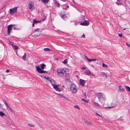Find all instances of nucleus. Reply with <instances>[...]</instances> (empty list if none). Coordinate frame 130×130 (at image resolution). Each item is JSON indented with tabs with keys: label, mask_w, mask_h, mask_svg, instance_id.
Returning a JSON list of instances; mask_svg holds the SVG:
<instances>
[{
	"label": "nucleus",
	"mask_w": 130,
	"mask_h": 130,
	"mask_svg": "<svg viewBox=\"0 0 130 130\" xmlns=\"http://www.w3.org/2000/svg\"><path fill=\"white\" fill-rule=\"evenodd\" d=\"M46 65L44 63L40 64V68L39 66H37L36 67V69L38 72L39 73H47V72L43 70L44 68L46 66Z\"/></svg>",
	"instance_id": "obj_1"
},
{
	"label": "nucleus",
	"mask_w": 130,
	"mask_h": 130,
	"mask_svg": "<svg viewBox=\"0 0 130 130\" xmlns=\"http://www.w3.org/2000/svg\"><path fill=\"white\" fill-rule=\"evenodd\" d=\"M97 96L98 98L99 101L100 102L101 101V99H102L104 101H105L106 100L105 95L102 93H98L97 94Z\"/></svg>",
	"instance_id": "obj_2"
},
{
	"label": "nucleus",
	"mask_w": 130,
	"mask_h": 130,
	"mask_svg": "<svg viewBox=\"0 0 130 130\" xmlns=\"http://www.w3.org/2000/svg\"><path fill=\"white\" fill-rule=\"evenodd\" d=\"M39 29V28H37L35 29L34 31L33 32V34H34V35H32V36L34 37H38L39 36L40 33L39 32H37L38 31V30Z\"/></svg>",
	"instance_id": "obj_3"
},
{
	"label": "nucleus",
	"mask_w": 130,
	"mask_h": 130,
	"mask_svg": "<svg viewBox=\"0 0 130 130\" xmlns=\"http://www.w3.org/2000/svg\"><path fill=\"white\" fill-rule=\"evenodd\" d=\"M17 7H15L13 8L10 9V13L11 14H13L17 12Z\"/></svg>",
	"instance_id": "obj_4"
},
{
	"label": "nucleus",
	"mask_w": 130,
	"mask_h": 130,
	"mask_svg": "<svg viewBox=\"0 0 130 130\" xmlns=\"http://www.w3.org/2000/svg\"><path fill=\"white\" fill-rule=\"evenodd\" d=\"M64 71L63 70L61 69H59L57 70V72L58 73V75L61 77L63 76Z\"/></svg>",
	"instance_id": "obj_5"
},
{
	"label": "nucleus",
	"mask_w": 130,
	"mask_h": 130,
	"mask_svg": "<svg viewBox=\"0 0 130 130\" xmlns=\"http://www.w3.org/2000/svg\"><path fill=\"white\" fill-rule=\"evenodd\" d=\"M14 25L10 24L7 26V34L10 35L11 31L12 29V26H14Z\"/></svg>",
	"instance_id": "obj_6"
},
{
	"label": "nucleus",
	"mask_w": 130,
	"mask_h": 130,
	"mask_svg": "<svg viewBox=\"0 0 130 130\" xmlns=\"http://www.w3.org/2000/svg\"><path fill=\"white\" fill-rule=\"evenodd\" d=\"M80 24L82 25L87 26L89 25V23L88 21L85 20L83 22L80 23Z\"/></svg>",
	"instance_id": "obj_7"
},
{
	"label": "nucleus",
	"mask_w": 130,
	"mask_h": 130,
	"mask_svg": "<svg viewBox=\"0 0 130 130\" xmlns=\"http://www.w3.org/2000/svg\"><path fill=\"white\" fill-rule=\"evenodd\" d=\"M70 91L73 93H76L77 91V89L75 87L71 86L70 88Z\"/></svg>",
	"instance_id": "obj_8"
},
{
	"label": "nucleus",
	"mask_w": 130,
	"mask_h": 130,
	"mask_svg": "<svg viewBox=\"0 0 130 130\" xmlns=\"http://www.w3.org/2000/svg\"><path fill=\"white\" fill-rule=\"evenodd\" d=\"M70 74L69 73H66L65 75V79L67 81H69L70 80L69 77Z\"/></svg>",
	"instance_id": "obj_9"
},
{
	"label": "nucleus",
	"mask_w": 130,
	"mask_h": 130,
	"mask_svg": "<svg viewBox=\"0 0 130 130\" xmlns=\"http://www.w3.org/2000/svg\"><path fill=\"white\" fill-rule=\"evenodd\" d=\"M80 84L82 86H83L85 83V81L83 79H79Z\"/></svg>",
	"instance_id": "obj_10"
},
{
	"label": "nucleus",
	"mask_w": 130,
	"mask_h": 130,
	"mask_svg": "<svg viewBox=\"0 0 130 130\" xmlns=\"http://www.w3.org/2000/svg\"><path fill=\"white\" fill-rule=\"evenodd\" d=\"M54 83V81L53 82H52L51 84L53 86V88L56 90V89L58 88V86L55 85Z\"/></svg>",
	"instance_id": "obj_11"
},
{
	"label": "nucleus",
	"mask_w": 130,
	"mask_h": 130,
	"mask_svg": "<svg viewBox=\"0 0 130 130\" xmlns=\"http://www.w3.org/2000/svg\"><path fill=\"white\" fill-rule=\"evenodd\" d=\"M28 6L29 9L31 10H33L34 8V4H29L28 5Z\"/></svg>",
	"instance_id": "obj_12"
},
{
	"label": "nucleus",
	"mask_w": 130,
	"mask_h": 130,
	"mask_svg": "<svg viewBox=\"0 0 130 130\" xmlns=\"http://www.w3.org/2000/svg\"><path fill=\"white\" fill-rule=\"evenodd\" d=\"M0 116L5 119H6L7 117V116L4 113L1 111H0Z\"/></svg>",
	"instance_id": "obj_13"
},
{
	"label": "nucleus",
	"mask_w": 130,
	"mask_h": 130,
	"mask_svg": "<svg viewBox=\"0 0 130 130\" xmlns=\"http://www.w3.org/2000/svg\"><path fill=\"white\" fill-rule=\"evenodd\" d=\"M101 74L103 76V77L105 79H106L107 78V74L103 72H101Z\"/></svg>",
	"instance_id": "obj_14"
},
{
	"label": "nucleus",
	"mask_w": 130,
	"mask_h": 130,
	"mask_svg": "<svg viewBox=\"0 0 130 130\" xmlns=\"http://www.w3.org/2000/svg\"><path fill=\"white\" fill-rule=\"evenodd\" d=\"M60 14L62 19L63 20L65 19L66 18V16L65 14H63L62 13H60Z\"/></svg>",
	"instance_id": "obj_15"
},
{
	"label": "nucleus",
	"mask_w": 130,
	"mask_h": 130,
	"mask_svg": "<svg viewBox=\"0 0 130 130\" xmlns=\"http://www.w3.org/2000/svg\"><path fill=\"white\" fill-rule=\"evenodd\" d=\"M84 73L87 75H89L91 73L90 71L88 69H87L85 71Z\"/></svg>",
	"instance_id": "obj_16"
},
{
	"label": "nucleus",
	"mask_w": 130,
	"mask_h": 130,
	"mask_svg": "<svg viewBox=\"0 0 130 130\" xmlns=\"http://www.w3.org/2000/svg\"><path fill=\"white\" fill-rule=\"evenodd\" d=\"M46 79L47 80H48L51 83H52V82L54 81V80L52 79H50V77H47L46 78Z\"/></svg>",
	"instance_id": "obj_17"
},
{
	"label": "nucleus",
	"mask_w": 130,
	"mask_h": 130,
	"mask_svg": "<svg viewBox=\"0 0 130 130\" xmlns=\"http://www.w3.org/2000/svg\"><path fill=\"white\" fill-rule=\"evenodd\" d=\"M84 122L87 124L89 125H92V123L89 122V121H87L85 120Z\"/></svg>",
	"instance_id": "obj_18"
},
{
	"label": "nucleus",
	"mask_w": 130,
	"mask_h": 130,
	"mask_svg": "<svg viewBox=\"0 0 130 130\" xmlns=\"http://www.w3.org/2000/svg\"><path fill=\"white\" fill-rule=\"evenodd\" d=\"M33 20L35 24H37L38 23L41 22V21H37L35 19H34Z\"/></svg>",
	"instance_id": "obj_19"
},
{
	"label": "nucleus",
	"mask_w": 130,
	"mask_h": 130,
	"mask_svg": "<svg viewBox=\"0 0 130 130\" xmlns=\"http://www.w3.org/2000/svg\"><path fill=\"white\" fill-rule=\"evenodd\" d=\"M12 47L15 50H17L18 48V46L14 45H12Z\"/></svg>",
	"instance_id": "obj_20"
},
{
	"label": "nucleus",
	"mask_w": 130,
	"mask_h": 130,
	"mask_svg": "<svg viewBox=\"0 0 130 130\" xmlns=\"http://www.w3.org/2000/svg\"><path fill=\"white\" fill-rule=\"evenodd\" d=\"M68 61V60L67 59H66L64 61L62 62V63L65 64L67 65V62Z\"/></svg>",
	"instance_id": "obj_21"
},
{
	"label": "nucleus",
	"mask_w": 130,
	"mask_h": 130,
	"mask_svg": "<svg viewBox=\"0 0 130 130\" xmlns=\"http://www.w3.org/2000/svg\"><path fill=\"white\" fill-rule=\"evenodd\" d=\"M61 98H65V96H63L60 93H56Z\"/></svg>",
	"instance_id": "obj_22"
},
{
	"label": "nucleus",
	"mask_w": 130,
	"mask_h": 130,
	"mask_svg": "<svg viewBox=\"0 0 130 130\" xmlns=\"http://www.w3.org/2000/svg\"><path fill=\"white\" fill-rule=\"evenodd\" d=\"M42 2L44 4L47 3L49 1V0H41Z\"/></svg>",
	"instance_id": "obj_23"
},
{
	"label": "nucleus",
	"mask_w": 130,
	"mask_h": 130,
	"mask_svg": "<svg viewBox=\"0 0 130 130\" xmlns=\"http://www.w3.org/2000/svg\"><path fill=\"white\" fill-rule=\"evenodd\" d=\"M26 53H25L24 55L22 57L23 59V60H25L26 59Z\"/></svg>",
	"instance_id": "obj_24"
},
{
	"label": "nucleus",
	"mask_w": 130,
	"mask_h": 130,
	"mask_svg": "<svg viewBox=\"0 0 130 130\" xmlns=\"http://www.w3.org/2000/svg\"><path fill=\"white\" fill-rule=\"evenodd\" d=\"M125 88L126 89L128 90L130 92V87H129V86H125Z\"/></svg>",
	"instance_id": "obj_25"
},
{
	"label": "nucleus",
	"mask_w": 130,
	"mask_h": 130,
	"mask_svg": "<svg viewBox=\"0 0 130 130\" xmlns=\"http://www.w3.org/2000/svg\"><path fill=\"white\" fill-rule=\"evenodd\" d=\"M102 67H105L106 68H108V67L107 65L103 63H102Z\"/></svg>",
	"instance_id": "obj_26"
},
{
	"label": "nucleus",
	"mask_w": 130,
	"mask_h": 130,
	"mask_svg": "<svg viewBox=\"0 0 130 130\" xmlns=\"http://www.w3.org/2000/svg\"><path fill=\"white\" fill-rule=\"evenodd\" d=\"M62 89L60 88H58L57 89H56V90L60 92L62 91Z\"/></svg>",
	"instance_id": "obj_27"
},
{
	"label": "nucleus",
	"mask_w": 130,
	"mask_h": 130,
	"mask_svg": "<svg viewBox=\"0 0 130 130\" xmlns=\"http://www.w3.org/2000/svg\"><path fill=\"white\" fill-rule=\"evenodd\" d=\"M81 100H82V101H84V102L87 103L88 102V101H87L85 100L84 99V98H83V99H82Z\"/></svg>",
	"instance_id": "obj_28"
},
{
	"label": "nucleus",
	"mask_w": 130,
	"mask_h": 130,
	"mask_svg": "<svg viewBox=\"0 0 130 130\" xmlns=\"http://www.w3.org/2000/svg\"><path fill=\"white\" fill-rule=\"evenodd\" d=\"M94 104H95L96 106H100V104H99L98 103L95 102H94Z\"/></svg>",
	"instance_id": "obj_29"
},
{
	"label": "nucleus",
	"mask_w": 130,
	"mask_h": 130,
	"mask_svg": "<svg viewBox=\"0 0 130 130\" xmlns=\"http://www.w3.org/2000/svg\"><path fill=\"white\" fill-rule=\"evenodd\" d=\"M44 50L45 51H48L50 50V49L48 48H44Z\"/></svg>",
	"instance_id": "obj_30"
},
{
	"label": "nucleus",
	"mask_w": 130,
	"mask_h": 130,
	"mask_svg": "<svg viewBox=\"0 0 130 130\" xmlns=\"http://www.w3.org/2000/svg\"><path fill=\"white\" fill-rule=\"evenodd\" d=\"M57 5V7H59L60 5V4L59 3L58 1H56L55 3Z\"/></svg>",
	"instance_id": "obj_31"
},
{
	"label": "nucleus",
	"mask_w": 130,
	"mask_h": 130,
	"mask_svg": "<svg viewBox=\"0 0 130 130\" xmlns=\"http://www.w3.org/2000/svg\"><path fill=\"white\" fill-rule=\"evenodd\" d=\"M28 125L30 127H33L35 126V125L32 124H28Z\"/></svg>",
	"instance_id": "obj_32"
},
{
	"label": "nucleus",
	"mask_w": 130,
	"mask_h": 130,
	"mask_svg": "<svg viewBox=\"0 0 130 130\" xmlns=\"http://www.w3.org/2000/svg\"><path fill=\"white\" fill-rule=\"evenodd\" d=\"M13 29L14 30H19V29L17 27L15 26L14 27Z\"/></svg>",
	"instance_id": "obj_33"
},
{
	"label": "nucleus",
	"mask_w": 130,
	"mask_h": 130,
	"mask_svg": "<svg viewBox=\"0 0 130 130\" xmlns=\"http://www.w3.org/2000/svg\"><path fill=\"white\" fill-rule=\"evenodd\" d=\"M3 105L1 104L0 103V110H1V109H3Z\"/></svg>",
	"instance_id": "obj_34"
},
{
	"label": "nucleus",
	"mask_w": 130,
	"mask_h": 130,
	"mask_svg": "<svg viewBox=\"0 0 130 130\" xmlns=\"http://www.w3.org/2000/svg\"><path fill=\"white\" fill-rule=\"evenodd\" d=\"M74 107L78 109H80L79 107L77 105L75 106H74Z\"/></svg>",
	"instance_id": "obj_35"
},
{
	"label": "nucleus",
	"mask_w": 130,
	"mask_h": 130,
	"mask_svg": "<svg viewBox=\"0 0 130 130\" xmlns=\"http://www.w3.org/2000/svg\"><path fill=\"white\" fill-rule=\"evenodd\" d=\"M113 107V106H111V107L109 106V107H102L103 108H112Z\"/></svg>",
	"instance_id": "obj_36"
},
{
	"label": "nucleus",
	"mask_w": 130,
	"mask_h": 130,
	"mask_svg": "<svg viewBox=\"0 0 130 130\" xmlns=\"http://www.w3.org/2000/svg\"><path fill=\"white\" fill-rule=\"evenodd\" d=\"M87 60L88 61L91 62L92 61V59L87 58Z\"/></svg>",
	"instance_id": "obj_37"
},
{
	"label": "nucleus",
	"mask_w": 130,
	"mask_h": 130,
	"mask_svg": "<svg viewBox=\"0 0 130 130\" xmlns=\"http://www.w3.org/2000/svg\"><path fill=\"white\" fill-rule=\"evenodd\" d=\"M121 87H122V86L121 85H120L119 86V89L118 90V91H120V90L121 89Z\"/></svg>",
	"instance_id": "obj_38"
},
{
	"label": "nucleus",
	"mask_w": 130,
	"mask_h": 130,
	"mask_svg": "<svg viewBox=\"0 0 130 130\" xmlns=\"http://www.w3.org/2000/svg\"><path fill=\"white\" fill-rule=\"evenodd\" d=\"M81 38H85V36L84 35V34H83L81 37Z\"/></svg>",
	"instance_id": "obj_39"
},
{
	"label": "nucleus",
	"mask_w": 130,
	"mask_h": 130,
	"mask_svg": "<svg viewBox=\"0 0 130 130\" xmlns=\"http://www.w3.org/2000/svg\"><path fill=\"white\" fill-rule=\"evenodd\" d=\"M125 91V90L124 88H122L120 89V91Z\"/></svg>",
	"instance_id": "obj_40"
},
{
	"label": "nucleus",
	"mask_w": 130,
	"mask_h": 130,
	"mask_svg": "<svg viewBox=\"0 0 130 130\" xmlns=\"http://www.w3.org/2000/svg\"><path fill=\"white\" fill-rule=\"evenodd\" d=\"M7 106L8 108H9V106L8 105V103H7V102L6 103H5V104Z\"/></svg>",
	"instance_id": "obj_41"
},
{
	"label": "nucleus",
	"mask_w": 130,
	"mask_h": 130,
	"mask_svg": "<svg viewBox=\"0 0 130 130\" xmlns=\"http://www.w3.org/2000/svg\"><path fill=\"white\" fill-rule=\"evenodd\" d=\"M122 36V34H118V36L120 37H121Z\"/></svg>",
	"instance_id": "obj_42"
},
{
	"label": "nucleus",
	"mask_w": 130,
	"mask_h": 130,
	"mask_svg": "<svg viewBox=\"0 0 130 130\" xmlns=\"http://www.w3.org/2000/svg\"><path fill=\"white\" fill-rule=\"evenodd\" d=\"M116 4H117V5H121V4L119 2H116Z\"/></svg>",
	"instance_id": "obj_43"
},
{
	"label": "nucleus",
	"mask_w": 130,
	"mask_h": 130,
	"mask_svg": "<svg viewBox=\"0 0 130 130\" xmlns=\"http://www.w3.org/2000/svg\"><path fill=\"white\" fill-rule=\"evenodd\" d=\"M9 44H10L11 45H12H12H13V43L11 42H10L9 43Z\"/></svg>",
	"instance_id": "obj_44"
},
{
	"label": "nucleus",
	"mask_w": 130,
	"mask_h": 130,
	"mask_svg": "<svg viewBox=\"0 0 130 130\" xmlns=\"http://www.w3.org/2000/svg\"><path fill=\"white\" fill-rule=\"evenodd\" d=\"M3 102L4 104L5 103H6L7 102L6 100L5 99H4L3 100Z\"/></svg>",
	"instance_id": "obj_45"
},
{
	"label": "nucleus",
	"mask_w": 130,
	"mask_h": 130,
	"mask_svg": "<svg viewBox=\"0 0 130 130\" xmlns=\"http://www.w3.org/2000/svg\"><path fill=\"white\" fill-rule=\"evenodd\" d=\"M10 71V70H9V69H7V70L6 72L7 73H8Z\"/></svg>",
	"instance_id": "obj_46"
},
{
	"label": "nucleus",
	"mask_w": 130,
	"mask_h": 130,
	"mask_svg": "<svg viewBox=\"0 0 130 130\" xmlns=\"http://www.w3.org/2000/svg\"><path fill=\"white\" fill-rule=\"evenodd\" d=\"M96 114L98 116H99V117H101L100 115V114H98L97 112H96Z\"/></svg>",
	"instance_id": "obj_47"
},
{
	"label": "nucleus",
	"mask_w": 130,
	"mask_h": 130,
	"mask_svg": "<svg viewBox=\"0 0 130 130\" xmlns=\"http://www.w3.org/2000/svg\"><path fill=\"white\" fill-rule=\"evenodd\" d=\"M35 24V23L33 22V23L32 24V26L33 27H34V24Z\"/></svg>",
	"instance_id": "obj_48"
},
{
	"label": "nucleus",
	"mask_w": 130,
	"mask_h": 130,
	"mask_svg": "<svg viewBox=\"0 0 130 130\" xmlns=\"http://www.w3.org/2000/svg\"><path fill=\"white\" fill-rule=\"evenodd\" d=\"M86 69V68L84 67H83L82 68V69Z\"/></svg>",
	"instance_id": "obj_49"
},
{
	"label": "nucleus",
	"mask_w": 130,
	"mask_h": 130,
	"mask_svg": "<svg viewBox=\"0 0 130 130\" xmlns=\"http://www.w3.org/2000/svg\"><path fill=\"white\" fill-rule=\"evenodd\" d=\"M3 17V16H0V20Z\"/></svg>",
	"instance_id": "obj_50"
},
{
	"label": "nucleus",
	"mask_w": 130,
	"mask_h": 130,
	"mask_svg": "<svg viewBox=\"0 0 130 130\" xmlns=\"http://www.w3.org/2000/svg\"><path fill=\"white\" fill-rule=\"evenodd\" d=\"M96 60V59H92V61H95Z\"/></svg>",
	"instance_id": "obj_51"
},
{
	"label": "nucleus",
	"mask_w": 130,
	"mask_h": 130,
	"mask_svg": "<svg viewBox=\"0 0 130 130\" xmlns=\"http://www.w3.org/2000/svg\"><path fill=\"white\" fill-rule=\"evenodd\" d=\"M126 44L128 46L130 45H129L128 44V43H126Z\"/></svg>",
	"instance_id": "obj_52"
},
{
	"label": "nucleus",
	"mask_w": 130,
	"mask_h": 130,
	"mask_svg": "<svg viewBox=\"0 0 130 130\" xmlns=\"http://www.w3.org/2000/svg\"><path fill=\"white\" fill-rule=\"evenodd\" d=\"M43 78L46 79V76H43Z\"/></svg>",
	"instance_id": "obj_53"
},
{
	"label": "nucleus",
	"mask_w": 130,
	"mask_h": 130,
	"mask_svg": "<svg viewBox=\"0 0 130 130\" xmlns=\"http://www.w3.org/2000/svg\"><path fill=\"white\" fill-rule=\"evenodd\" d=\"M5 6H3V7L2 8H1L2 9H3V8H4V7Z\"/></svg>",
	"instance_id": "obj_54"
},
{
	"label": "nucleus",
	"mask_w": 130,
	"mask_h": 130,
	"mask_svg": "<svg viewBox=\"0 0 130 130\" xmlns=\"http://www.w3.org/2000/svg\"><path fill=\"white\" fill-rule=\"evenodd\" d=\"M43 75H41L40 76L41 77H42H42L43 78Z\"/></svg>",
	"instance_id": "obj_55"
},
{
	"label": "nucleus",
	"mask_w": 130,
	"mask_h": 130,
	"mask_svg": "<svg viewBox=\"0 0 130 130\" xmlns=\"http://www.w3.org/2000/svg\"><path fill=\"white\" fill-rule=\"evenodd\" d=\"M66 6L67 8H69V6L68 5H67V6Z\"/></svg>",
	"instance_id": "obj_56"
},
{
	"label": "nucleus",
	"mask_w": 130,
	"mask_h": 130,
	"mask_svg": "<svg viewBox=\"0 0 130 130\" xmlns=\"http://www.w3.org/2000/svg\"><path fill=\"white\" fill-rule=\"evenodd\" d=\"M65 98L66 99V100H68V98H66L65 97V98Z\"/></svg>",
	"instance_id": "obj_57"
},
{
	"label": "nucleus",
	"mask_w": 130,
	"mask_h": 130,
	"mask_svg": "<svg viewBox=\"0 0 130 130\" xmlns=\"http://www.w3.org/2000/svg\"><path fill=\"white\" fill-rule=\"evenodd\" d=\"M9 109L11 111H12V109H11L10 108V107H9Z\"/></svg>",
	"instance_id": "obj_58"
},
{
	"label": "nucleus",
	"mask_w": 130,
	"mask_h": 130,
	"mask_svg": "<svg viewBox=\"0 0 130 130\" xmlns=\"http://www.w3.org/2000/svg\"><path fill=\"white\" fill-rule=\"evenodd\" d=\"M63 8V9H66V8Z\"/></svg>",
	"instance_id": "obj_59"
},
{
	"label": "nucleus",
	"mask_w": 130,
	"mask_h": 130,
	"mask_svg": "<svg viewBox=\"0 0 130 130\" xmlns=\"http://www.w3.org/2000/svg\"><path fill=\"white\" fill-rule=\"evenodd\" d=\"M85 57L87 59V58H88L86 56H85Z\"/></svg>",
	"instance_id": "obj_60"
},
{
	"label": "nucleus",
	"mask_w": 130,
	"mask_h": 130,
	"mask_svg": "<svg viewBox=\"0 0 130 130\" xmlns=\"http://www.w3.org/2000/svg\"><path fill=\"white\" fill-rule=\"evenodd\" d=\"M117 1L119 2H120L121 0H117Z\"/></svg>",
	"instance_id": "obj_61"
},
{
	"label": "nucleus",
	"mask_w": 130,
	"mask_h": 130,
	"mask_svg": "<svg viewBox=\"0 0 130 130\" xmlns=\"http://www.w3.org/2000/svg\"><path fill=\"white\" fill-rule=\"evenodd\" d=\"M126 28H124L123 29V30H125L126 29Z\"/></svg>",
	"instance_id": "obj_62"
},
{
	"label": "nucleus",
	"mask_w": 130,
	"mask_h": 130,
	"mask_svg": "<svg viewBox=\"0 0 130 130\" xmlns=\"http://www.w3.org/2000/svg\"><path fill=\"white\" fill-rule=\"evenodd\" d=\"M62 1L63 2L65 1V0H62Z\"/></svg>",
	"instance_id": "obj_63"
},
{
	"label": "nucleus",
	"mask_w": 130,
	"mask_h": 130,
	"mask_svg": "<svg viewBox=\"0 0 130 130\" xmlns=\"http://www.w3.org/2000/svg\"><path fill=\"white\" fill-rule=\"evenodd\" d=\"M91 66H92V67H94V66H93L92 65H91Z\"/></svg>",
	"instance_id": "obj_64"
}]
</instances>
